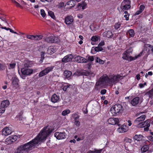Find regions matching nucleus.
Here are the masks:
<instances>
[{
	"instance_id": "1",
	"label": "nucleus",
	"mask_w": 153,
	"mask_h": 153,
	"mask_svg": "<svg viewBox=\"0 0 153 153\" xmlns=\"http://www.w3.org/2000/svg\"><path fill=\"white\" fill-rule=\"evenodd\" d=\"M52 131L51 128L49 126L45 127L39 134L33 140L27 143L19 146L16 149V153H27L31 149L38 144L46 139L47 137Z\"/></svg>"
},
{
	"instance_id": "2",
	"label": "nucleus",
	"mask_w": 153,
	"mask_h": 153,
	"mask_svg": "<svg viewBox=\"0 0 153 153\" xmlns=\"http://www.w3.org/2000/svg\"><path fill=\"white\" fill-rule=\"evenodd\" d=\"M132 50L131 49L126 50L123 53L122 58L123 59L126 60H129L130 61L133 60L141 56L143 52V51L137 56L132 57L131 56V54L132 53Z\"/></svg>"
},
{
	"instance_id": "3",
	"label": "nucleus",
	"mask_w": 153,
	"mask_h": 153,
	"mask_svg": "<svg viewBox=\"0 0 153 153\" xmlns=\"http://www.w3.org/2000/svg\"><path fill=\"white\" fill-rule=\"evenodd\" d=\"M109 83V77L107 76H102L99 79L96 84V86H99L102 87Z\"/></svg>"
},
{
	"instance_id": "4",
	"label": "nucleus",
	"mask_w": 153,
	"mask_h": 153,
	"mask_svg": "<svg viewBox=\"0 0 153 153\" xmlns=\"http://www.w3.org/2000/svg\"><path fill=\"white\" fill-rule=\"evenodd\" d=\"M122 106L121 105L118 104L115 105L112 107L110 109V112L112 116H115L119 113L122 109Z\"/></svg>"
},
{
	"instance_id": "5",
	"label": "nucleus",
	"mask_w": 153,
	"mask_h": 153,
	"mask_svg": "<svg viewBox=\"0 0 153 153\" xmlns=\"http://www.w3.org/2000/svg\"><path fill=\"white\" fill-rule=\"evenodd\" d=\"M130 1L129 0H124L122 2L120 8L122 10H128L131 8Z\"/></svg>"
},
{
	"instance_id": "6",
	"label": "nucleus",
	"mask_w": 153,
	"mask_h": 153,
	"mask_svg": "<svg viewBox=\"0 0 153 153\" xmlns=\"http://www.w3.org/2000/svg\"><path fill=\"white\" fill-rule=\"evenodd\" d=\"M122 76L120 75H117L116 76H111L109 78V83H115L118 82L122 78Z\"/></svg>"
},
{
	"instance_id": "7",
	"label": "nucleus",
	"mask_w": 153,
	"mask_h": 153,
	"mask_svg": "<svg viewBox=\"0 0 153 153\" xmlns=\"http://www.w3.org/2000/svg\"><path fill=\"white\" fill-rule=\"evenodd\" d=\"M53 68L54 66H52L46 68L39 73V76L42 77L46 75L50 72L52 71Z\"/></svg>"
},
{
	"instance_id": "8",
	"label": "nucleus",
	"mask_w": 153,
	"mask_h": 153,
	"mask_svg": "<svg viewBox=\"0 0 153 153\" xmlns=\"http://www.w3.org/2000/svg\"><path fill=\"white\" fill-rule=\"evenodd\" d=\"M43 39L45 41L48 43H56L59 40L57 37L53 36L45 37Z\"/></svg>"
},
{
	"instance_id": "9",
	"label": "nucleus",
	"mask_w": 153,
	"mask_h": 153,
	"mask_svg": "<svg viewBox=\"0 0 153 153\" xmlns=\"http://www.w3.org/2000/svg\"><path fill=\"white\" fill-rule=\"evenodd\" d=\"M33 71L32 69L25 68H23L21 69V72L22 74L26 76L30 75L33 73Z\"/></svg>"
},
{
	"instance_id": "10",
	"label": "nucleus",
	"mask_w": 153,
	"mask_h": 153,
	"mask_svg": "<svg viewBox=\"0 0 153 153\" xmlns=\"http://www.w3.org/2000/svg\"><path fill=\"white\" fill-rule=\"evenodd\" d=\"M76 74L78 76L80 75H85L86 76H88L90 75H92L93 76L94 75V74L92 72H88L85 71H77L76 73Z\"/></svg>"
},
{
	"instance_id": "11",
	"label": "nucleus",
	"mask_w": 153,
	"mask_h": 153,
	"mask_svg": "<svg viewBox=\"0 0 153 153\" xmlns=\"http://www.w3.org/2000/svg\"><path fill=\"white\" fill-rule=\"evenodd\" d=\"M12 132V131L11 128L6 127L4 128L2 130V134L5 136H7Z\"/></svg>"
},
{
	"instance_id": "12",
	"label": "nucleus",
	"mask_w": 153,
	"mask_h": 153,
	"mask_svg": "<svg viewBox=\"0 0 153 153\" xmlns=\"http://www.w3.org/2000/svg\"><path fill=\"white\" fill-rule=\"evenodd\" d=\"M65 132H56L54 134V136L58 139H62L65 137Z\"/></svg>"
},
{
	"instance_id": "13",
	"label": "nucleus",
	"mask_w": 153,
	"mask_h": 153,
	"mask_svg": "<svg viewBox=\"0 0 153 153\" xmlns=\"http://www.w3.org/2000/svg\"><path fill=\"white\" fill-rule=\"evenodd\" d=\"M73 56L71 54H69L65 56L62 60V62H67L72 60Z\"/></svg>"
},
{
	"instance_id": "14",
	"label": "nucleus",
	"mask_w": 153,
	"mask_h": 153,
	"mask_svg": "<svg viewBox=\"0 0 153 153\" xmlns=\"http://www.w3.org/2000/svg\"><path fill=\"white\" fill-rule=\"evenodd\" d=\"M75 60L78 63H86V59L82 56L79 55L75 58Z\"/></svg>"
},
{
	"instance_id": "15",
	"label": "nucleus",
	"mask_w": 153,
	"mask_h": 153,
	"mask_svg": "<svg viewBox=\"0 0 153 153\" xmlns=\"http://www.w3.org/2000/svg\"><path fill=\"white\" fill-rule=\"evenodd\" d=\"M108 122L109 124L114 125L118 124L119 122V121L118 118H111L108 120Z\"/></svg>"
},
{
	"instance_id": "16",
	"label": "nucleus",
	"mask_w": 153,
	"mask_h": 153,
	"mask_svg": "<svg viewBox=\"0 0 153 153\" xmlns=\"http://www.w3.org/2000/svg\"><path fill=\"white\" fill-rule=\"evenodd\" d=\"M10 102L8 100H4L1 103L0 108L1 109L2 108H4L5 111V108L8 106Z\"/></svg>"
},
{
	"instance_id": "17",
	"label": "nucleus",
	"mask_w": 153,
	"mask_h": 153,
	"mask_svg": "<svg viewBox=\"0 0 153 153\" xmlns=\"http://www.w3.org/2000/svg\"><path fill=\"white\" fill-rule=\"evenodd\" d=\"M74 19L72 16H68L65 18V22L67 25L71 24L73 21Z\"/></svg>"
},
{
	"instance_id": "18",
	"label": "nucleus",
	"mask_w": 153,
	"mask_h": 153,
	"mask_svg": "<svg viewBox=\"0 0 153 153\" xmlns=\"http://www.w3.org/2000/svg\"><path fill=\"white\" fill-rule=\"evenodd\" d=\"M139 100L140 98L139 97H136L131 101V104L133 106H135L138 103Z\"/></svg>"
},
{
	"instance_id": "19",
	"label": "nucleus",
	"mask_w": 153,
	"mask_h": 153,
	"mask_svg": "<svg viewBox=\"0 0 153 153\" xmlns=\"http://www.w3.org/2000/svg\"><path fill=\"white\" fill-rule=\"evenodd\" d=\"M151 120L150 119H148L145 121L144 123H145L146 128H144V130L145 131H148L149 130V127L150 126V123Z\"/></svg>"
},
{
	"instance_id": "20",
	"label": "nucleus",
	"mask_w": 153,
	"mask_h": 153,
	"mask_svg": "<svg viewBox=\"0 0 153 153\" xmlns=\"http://www.w3.org/2000/svg\"><path fill=\"white\" fill-rule=\"evenodd\" d=\"M59 99V96H57L55 94H54L52 96L51 101L52 102L55 103L58 101Z\"/></svg>"
},
{
	"instance_id": "21",
	"label": "nucleus",
	"mask_w": 153,
	"mask_h": 153,
	"mask_svg": "<svg viewBox=\"0 0 153 153\" xmlns=\"http://www.w3.org/2000/svg\"><path fill=\"white\" fill-rule=\"evenodd\" d=\"M126 126L123 125L118 128V132L120 133H123L125 132L126 131Z\"/></svg>"
},
{
	"instance_id": "22",
	"label": "nucleus",
	"mask_w": 153,
	"mask_h": 153,
	"mask_svg": "<svg viewBox=\"0 0 153 153\" xmlns=\"http://www.w3.org/2000/svg\"><path fill=\"white\" fill-rule=\"evenodd\" d=\"M56 50L55 48L53 46L48 47L47 50V53L49 54H52Z\"/></svg>"
},
{
	"instance_id": "23",
	"label": "nucleus",
	"mask_w": 153,
	"mask_h": 153,
	"mask_svg": "<svg viewBox=\"0 0 153 153\" xmlns=\"http://www.w3.org/2000/svg\"><path fill=\"white\" fill-rule=\"evenodd\" d=\"M143 136L141 134H136L133 137V139L137 141L142 140Z\"/></svg>"
},
{
	"instance_id": "24",
	"label": "nucleus",
	"mask_w": 153,
	"mask_h": 153,
	"mask_svg": "<svg viewBox=\"0 0 153 153\" xmlns=\"http://www.w3.org/2000/svg\"><path fill=\"white\" fill-rule=\"evenodd\" d=\"M103 49L102 47L98 46L97 47H93L91 48V52L93 51L99 52L103 50Z\"/></svg>"
},
{
	"instance_id": "25",
	"label": "nucleus",
	"mask_w": 153,
	"mask_h": 153,
	"mask_svg": "<svg viewBox=\"0 0 153 153\" xmlns=\"http://www.w3.org/2000/svg\"><path fill=\"white\" fill-rule=\"evenodd\" d=\"M99 36H93L91 38V40L92 41L91 42V43L92 45H94L95 44L94 42L97 41L99 39Z\"/></svg>"
},
{
	"instance_id": "26",
	"label": "nucleus",
	"mask_w": 153,
	"mask_h": 153,
	"mask_svg": "<svg viewBox=\"0 0 153 153\" xmlns=\"http://www.w3.org/2000/svg\"><path fill=\"white\" fill-rule=\"evenodd\" d=\"M76 4V2L74 0H71L67 2L66 5H68L69 8L74 7Z\"/></svg>"
},
{
	"instance_id": "27",
	"label": "nucleus",
	"mask_w": 153,
	"mask_h": 153,
	"mask_svg": "<svg viewBox=\"0 0 153 153\" xmlns=\"http://www.w3.org/2000/svg\"><path fill=\"white\" fill-rule=\"evenodd\" d=\"M72 74V72L69 71L65 70L64 72V75L66 78L70 77Z\"/></svg>"
},
{
	"instance_id": "28",
	"label": "nucleus",
	"mask_w": 153,
	"mask_h": 153,
	"mask_svg": "<svg viewBox=\"0 0 153 153\" xmlns=\"http://www.w3.org/2000/svg\"><path fill=\"white\" fill-rule=\"evenodd\" d=\"M104 35L108 38L111 37L113 35L111 31H108L107 32H104L103 33Z\"/></svg>"
},
{
	"instance_id": "29",
	"label": "nucleus",
	"mask_w": 153,
	"mask_h": 153,
	"mask_svg": "<svg viewBox=\"0 0 153 153\" xmlns=\"http://www.w3.org/2000/svg\"><path fill=\"white\" fill-rule=\"evenodd\" d=\"M143 121L141 120L140 119V118H137L134 121V123L137 126H140L141 123H142Z\"/></svg>"
},
{
	"instance_id": "30",
	"label": "nucleus",
	"mask_w": 153,
	"mask_h": 153,
	"mask_svg": "<svg viewBox=\"0 0 153 153\" xmlns=\"http://www.w3.org/2000/svg\"><path fill=\"white\" fill-rule=\"evenodd\" d=\"M32 63L29 61H25L24 62V67L25 68H28L29 67H30Z\"/></svg>"
},
{
	"instance_id": "31",
	"label": "nucleus",
	"mask_w": 153,
	"mask_h": 153,
	"mask_svg": "<svg viewBox=\"0 0 153 153\" xmlns=\"http://www.w3.org/2000/svg\"><path fill=\"white\" fill-rule=\"evenodd\" d=\"M149 149V147L148 145H144L143 146L141 149V153L146 152Z\"/></svg>"
},
{
	"instance_id": "32",
	"label": "nucleus",
	"mask_w": 153,
	"mask_h": 153,
	"mask_svg": "<svg viewBox=\"0 0 153 153\" xmlns=\"http://www.w3.org/2000/svg\"><path fill=\"white\" fill-rule=\"evenodd\" d=\"M85 59H86V63L88 62H91L94 60L93 56L89 55L86 56Z\"/></svg>"
},
{
	"instance_id": "33",
	"label": "nucleus",
	"mask_w": 153,
	"mask_h": 153,
	"mask_svg": "<svg viewBox=\"0 0 153 153\" xmlns=\"http://www.w3.org/2000/svg\"><path fill=\"white\" fill-rule=\"evenodd\" d=\"M145 95H148L149 98H151L153 96V88L150 90L146 92Z\"/></svg>"
},
{
	"instance_id": "34",
	"label": "nucleus",
	"mask_w": 153,
	"mask_h": 153,
	"mask_svg": "<svg viewBox=\"0 0 153 153\" xmlns=\"http://www.w3.org/2000/svg\"><path fill=\"white\" fill-rule=\"evenodd\" d=\"M87 5V4L85 2H83L82 4L78 3L77 6L78 7H80V8H82V9L83 10L85 9Z\"/></svg>"
},
{
	"instance_id": "35",
	"label": "nucleus",
	"mask_w": 153,
	"mask_h": 153,
	"mask_svg": "<svg viewBox=\"0 0 153 153\" xmlns=\"http://www.w3.org/2000/svg\"><path fill=\"white\" fill-rule=\"evenodd\" d=\"M43 36L41 35L34 36L33 40H39L42 39Z\"/></svg>"
},
{
	"instance_id": "36",
	"label": "nucleus",
	"mask_w": 153,
	"mask_h": 153,
	"mask_svg": "<svg viewBox=\"0 0 153 153\" xmlns=\"http://www.w3.org/2000/svg\"><path fill=\"white\" fill-rule=\"evenodd\" d=\"M16 63L15 62L11 63L8 65V68L9 69H13L15 68L16 65Z\"/></svg>"
},
{
	"instance_id": "37",
	"label": "nucleus",
	"mask_w": 153,
	"mask_h": 153,
	"mask_svg": "<svg viewBox=\"0 0 153 153\" xmlns=\"http://www.w3.org/2000/svg\"><path fill=\"white\" fill-rule=\"evenodd\" d=\"M13 143V142L11 140V139L10 137L6 139L5 143L8 145L11 144Z\"/></svg>"
},
{
	"instance_id": "38",
	"label": "nucleus",
	"mask_w": 153,
	"mask_h": 153,
	"mask_svg": "<svg viewBox=\"0 0 153 153\" xmlns=\"http://www.w3.org/2000/svg\"><path fill=\"white\" fill-rule=\"evenodd\" d=\"M95 62H96L102 64H103L104 63V61L98 57H96Z\"/></svg>"
},
{
	"instance_id": "39",
	"label": "nucleus",
	"mask_w": 153,
	"mask_h": 153,
	"mask_svg": "<svg viewBox=\"0 0 153 153\" xmlns=\"http://www.w3.org/2000/svg\"><path fill=\"white\" fill-rule=\"evenodd\" d=\"M151 48V51L153 53V46L149 44H145L144 45V48Z\"/></svg>"
},
{
	"instance_id": "40",
	"label": "nucleus",
	"mask_w": 153,
	"mask_h": 153,
	"mask_svg": "<svg viewBox=\"0 0 153 153\" xmlns=\"http://www.w3.org/2000/svg\"><path fill=\"white\" fill-rule=\"evenodd\" d=\"M128 33L131 37H133L134 35V32L133 29L129 30L128 31Z\"/></svg>"
},
{
	"instance_id": "41",
	"label": "nucleus",
	"mask_w": 153,
	"mask_h": 153,
	"mask_svg": "<svg viewBox=\"0 0 153 153\" xmlns=\"http://www.w3.org/2000/svg\"><path fill=\"white\" fill-rule=\"evenodd\" d=\"M70 112V111L69 109H67L63 111L62 113V114L63 116H65L67 114H69Z\"/></svg>"
},
{
	"instance_id": "42",
	"label": "nucleus",
	"mask_w": 153,
	"mask_h": 153,
	"mask_svg": "<svg viewBox=\"0 0 153 153\" xmlns=\"http://www.w3.org/2000/svg\"><path fill=\"white\" fill-rule=\"evenodd\" d=\"M10 137L13 142L16 141L18 138V136L16 135L11 136Z\"/></svg>"
},
{
	"instance_id": "43",
	"label": "nucleus",
	"mask_w": 153,
	"mask_h": 153,
	"mask_svg": "<svg viewBox=\"0 0 153 153\" xmlns=\"http://www.w3.org/2000/svg\"><path fill=\"white\" fill-rule=\"evenodd\" d=\"M70 85L68 84H65V85H63V88H62L63 90L64 91H66L67 88L69 87Z\"/></svg>"
},
{
	"instance_id": "44",
	"label": "nucleus",
	"mask_w": 153,
	"mask_h": 153,
	"mask_svg": "<svg viewBox=\"0 0 153 153\" xmlns=\"http://www.w3.org/2000/svg\"><path fill=\"white\" fill-rule=\"evenodd\" d=\"M18 80L17 78H14L12 79V82L13 85H16L18 84Z\"/></svg>"
},
{
	"instance_id": "45",
	"label": "nucleus",
	"mask_w": 153,
	"mask_h": 153,
	"mask_svg": "<svg viewBox=\"0 0 153 153\" xmlns=\"http://www.w3.org/2000/svg\"><path fill=\"white\" fill-rule=\"evenodd\" d=\"M72 116L73 118L74 119V120H78L79 118V116L75 113L73 114Z\"/></svg>"
},
{
	"instance_id": "46",
	"label": "nucleus",
	"mask_w": 153,
	"mask_h": 153,
	"mask_svg": "<svg viewBox=\"0 0 153 153\" xmlns=\"http://www.w3.org/2000/svg\"><path fill=\"white\" fill-rule=\"evenodd\" d=\"M48 14L53 19H55V16L54 15L53 12L51 11H49L48 12Z\"/></svg>"
},
{
	"instance_id": "47",
	"label": "nucleus",
	"mask_w": 153,
	"mask_h": 153,
	"mask_svg": "<svg viewBox=\"0 0 153 153\" xmlns=\"http://www.w3.org/2000/svg\"><path fill=\"white\" fill-rule=\"evenodd\" d=\"M12 2L13 3L15 4L16 6L19 7H20L21 8H22V7L21 5L18 2H16V1L15 0H11Z\"/></svg>"
},
{
	"instance_id": "48",
	"label": "nucleus",
	"mask_w": 153,
	"mask_h": 153,
	"mask_svg": "<svg viewBox=\"0 0 153 153\" xmlns=\"http://www.w3.org/2000/svg\"><path fill=\"white\" fill-rule=\"evenodd\" d=\"M101 151L95 149L94 151H90L87 153H100Z\"/></svg>"
},
{
	"instance_id": "49",
	"label": "nucleus",
	"mask_w": 153,
	"mask_h": 153,
	"mask_svg": "<svg viewBox=\"0 0 153 153\" xmlns=\"http://www.w3.org/2000/svg\"><path fill=\"white\" fill-rule=\"evenodd\" d=\"M45 53L43 52H41V58L40 59V62H42L44 58V54Z\"/></svg>"
},
{
	"instance_id": "50",
	"label": "nucleus",
	"mask_w": 153,
	"mask_h": 153,
	"mask_svg": "<svg viewBox=\"0 0 153 153\" xmlns=\"http://www.w3.org/2000/svg\"><path fill=\"white\" fill-rule=\"evenodd\" d=\"M120 25L121 23L120 22H118L114 26V28L116 29H117L120 28Z\"/></svg>"
},
{
	"instance_id": "51",
	"label": "nucleus",
	"mask_w": 153,
	"mask_h": 153,
	"mask_svg": "<svg viewBox=\"0 0 153 153\" xmlns=\"http://www.w3.org/2000/svg\"><path fill=\"white\" fill-rule=\"evenodd\" d=\"M40 13L43 17L44 18L46 14L44 10L43 9H41L40 10Z\"/></svg>"
},
{
	"instance_id": "52",
	"label": "nucleus",
	"mask_w": 153,
	"mask_h": 153,
	"mask_svg": "<svg viewBox=\"0 0 153 153\" xmlns=\"http://www.w3.org/2000/svg\"><path fill=\"white\" fill-rule=\"evenodd\" d=\"M27 38L32 40H33L34 36L33 35H27L26 36Z\"/></svg>"
},
{
	"instance_id": "53",
	"label": "nucleus",
	"mask_w": 153,
	"mask_h": 153,
	"mask_svg": "<svg viewBox=\"0 0 153 153\" xmlns=\"http://www.w3.org/2000/svg\"><path fill=\"white\" fill-rule=\"evenodd\" d=\"M5 69V65L0 63V71L4 70Z\"/></svg>"
},
{
	"instance_id": "54",
	"label": "nucleus",
	"mask_w": 153,
	"mask_h": 153,
	"mask_svg": "<svg viewBox=\"0 0 153 153\" xmlns=\"http://www.w3.org/2000/svg\"><path fill=\"white\" fill-rule=\"evenodd\" d=\"M145 123H144V122H142V123L140 124V126H137V127L139 128H146L145 127Z\"/></svg>"
},
{
	"instance_id": "55",
	"label": "nucleus",
	"mask_w": 153,
	"mask_h": 153,
	"mask_svg": "<svg viewBox=\"0 0 153 153\" xmlns=\"http://www.w3.org/2000/svg\"><path fill=\"white\" fill-rule=\"evenodd\" d=\"M146 117V116L145 115H143L138 118H140V119L141 120L143 121L145 120Z\"/></svg>"
},
{
	"instance_id": "56",
	"label": "nucleus",
	"mask_w": 153,
	"mask_h": 153,
	"mask_svg": "<svg viewBox=\"0 0 153 153\" xmlns=\"http://www.w3.org/2000/svg\"><path fill=\"white\" fill-rule=\"evenodd\" d=\"M74 124L77 126H79L80 124V122L78 120H74Z\"/></svg>"
},
{
	"instance_id": "57",
	"label": "nucleus",
	"mask_w": 153,
	"mask_h": 153,
	"mask_svg": "<svg viewBox=\"0 0 153 153\" xmlns=\"http://www.w3.org/2000/svg\"><path fill=\"white\" fill-rule=\"evenodd\" d=\"M125 141H126V142L131 143L132 142V140L131 139H129L128 138H126L125 139Z\"/></svg>"
},
{
	"instance_id": "58",
	"label": "nucleus",
	"mask_w": 153,
	"mask_h": 153,
	"mask_svg": "<svg viewBox=\"0 0 153 153\" xmlns=\"http://www.w3.org/2000/svg\"><path fill=\"white\" fill-rule=\"evenodd\" d=\"M23 112L22 111L20 112L19 113V120L21 119V120H22V115L23 114Z\"/></svg>"
},
{
	"instance_id": "59",
	"label": "nucleus",
	"mask_w": 153,
	"mask_h": 153,
	"mask_svg": "<svg viewBox=\"0 0 153 153\" xmlns=\"http://www.w3.org/2000/svg\"><path fill=\"white\" fill-rule=\"evenodd\" d=\"M106 92V90L105 89L102 90L100 92L101 94L104 95L105 94Z\"/></svg>"
},
{
	"instance_id": "60",
	"label": "nucleus",
	"mask_w": 153,
	"mask_h": 153,
	"mask_svg": "<svg viewBox=\"0 0 153 153\" xmlns=\"http://www.w3.org/2000/svg\"><path fill=\"white\" fill-rule=\"evenodd\" d=\"M148 140L151 141H153V137L152 136H150L147 137Z\"/></svg>"
},
{
	"instance_id": "61",
	"label": "nucleus",
	"mask_w": 153,
	"mask_h": 153,
	"mask_svg": "<svg viewBox=\"0 0 153 153\" xmlns=\"http://www.w3.org/2000/svg\"><path fill=\"white\" fill-rule=\"evenodd\" d=\"M64 3L63 2H61L59 3L58 5L59 8H61L63 7L64 6Z\"/></svg>"
},
{
	"instance_id": "62",
	"label": "nucleus",
	"mask_w": 153,
	"mask_h": 153,
	"mask_svg": "<svg viewBox=\"0 0 153 153\" xmlns=\"http://www.w3.org/2000/svg\"><path fill=\"white\" fill-rule=\"evenodd\" d=\"M144 8L145 7L143 5H140V7L139 10H140L142 12L144 10Z\"/></svg>"
},
{
	"instance_id": "63",
	"label": "nucleus",
	"mask_w": 153,
	"mask_h": 153,
	"mask_svg": "<svg viewBox=\"0 0 153 153\" xmlns=\"http://www.w3.org/2000/svg\"><path fill=\"white\" fill-rule=\"evenodd\" d=\"M105 45V43L104 42H101L98 45V46H100V47H101L103 46L104 45Z\"/></svg>"
},
{
	"instance_id": "64",
	"label": "nucleus",
	"mask_w": 153,
	"mask_h": 153,
	"mask_svg": "<svg viewBox=\"0 0 153 153\" xmlns=\"http://www.w3.org/2000/svg\"><path fill=\"white\" fill-rule=\"evenodd\" d=\"M4 112V108H2V109L0 108V116Z\"/></svg>"
}]
</instances>
